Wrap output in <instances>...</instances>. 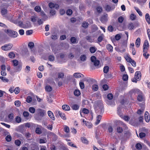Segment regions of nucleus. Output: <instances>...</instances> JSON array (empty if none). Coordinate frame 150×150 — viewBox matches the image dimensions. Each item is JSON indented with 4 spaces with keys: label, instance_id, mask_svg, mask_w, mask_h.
Wrapping results in <instances>:
<instances>
[{
    "label": "nucleus",
    "instance_id": "nucleus-1",
    "mask_svg": "<svg viewBox=\"0 0 150 150\" xmlns=\"http://www.w3.org/2000/svg\"><path fill=\"white\" fill-rule=\"evenodd\" d=\"M94 107L95 109L98 110V114H102L104 112L103 105L102 101L97 100L95 102Z\"/></svg>",
    "mask_w": 150,
    "mask_h": 150
},
{
    "label": "nucleus",
    "instance_id": "nucleus-2",
    "mask_svg": "<svg viewBox=\"0 0 150 150\" xmlns=\"http://www.w3.org/2000/svg\"><path fill=\"white\" fill-rule=\"evenodd\" d=\"M133 93H137L138 94L137 97V100L140 102L145 101V97L139 89H134L132 91Z\"/></svg>",
    "mask_w": 150,
    "mask_h": 150
},
{
    "label": "nucleus",
    "instance_id": "nucleus-3",
    "mask_svg": "<svg viewBox=\"0 0 150 150\" xmlns=\"http://www.w3.org/2000/svg\"><path fill=\"white\" fill-rule=\"evenodd\" d=\"M5 32L9 36L12 38H16L18 35L17 32L10 30L8 29L5 31Z\"/></svg>",
    "mask_w": 150,
    "mask_h": 150
},
{
    "label": "nucleus",
    "instance_id": "nucleus-4",
    "mask_svg": "<svg viewBox=\"0 0 150 150\" xmlns=\"http://www.w3.org/2000/svg\"><path fill=\"white\" fill-rule=\"evenodd\" d=\"M141 74L140 71H137L136 72L134 78L132 79V81L133 82H137V81H139L141 78Z\"/></svg>",
    "mask_w": 150,
    "mask_h": 150
},
{
    "label": "nucleus",
    "instance_id": "nucleus-5",
    "mask_svg": "<svg viewBox=\"0 0 150 150\" xmlns=\"http://www.w3.org/2000/svg\"><path fill=\"white\" fill-rule=\"evenodd\" d=\"M13 46L11 44H7L1 47V49L5 51H8L10 50Z\"/></svg>",
    "mask_w": 150,
    "mask_h": 150
},
{
    "label": "nucleus",
    "instance_id": "nucleus-6",
    "mask_svg": "<svg viewBox=\"0 0 150 150\" xmlns=\"http://www.w3.org/2000/svg\"><path fill=\"white\" fill-rule=\"evenodd\" d=\"M91 61L93 63L95 66H98L99 65L100 62L98 60L96 59V58L95 56H91Z\"/></svg>",
    "mask_w": 150,
    "mask_h": 150
},
{
    "label": "nucleus",
    "instance_id": "nucleus-7",
    "mask_svg": "<svg viewBox=\"0 0 150 150\" xmlns=\"http://www.w3.org/2000/svg\"><path fill=\"white\" fill-rule=\"evenodd\" d=\"M149 47V45L148 42L147 40H146L143 45V52H147Z\"/></svg>",
    "mask_w": 150,
    "mask_h": 150
},
{
    "label": "nucleus",
    "instance_id": "nucleus-8",
    "mask_svg": "<svg viewBox=\"0 0 150 150\" xmlns=\"http://www.w3.org/2000/svg\"><path fill=\"white\" fill-rule=\"evenodd\" d=\"M37 111L39 115L42 117H44L46 114V111L44 110L38 109L37 110Z\"/></svg>",
    "mask_w": 150,
    "mask_h": 150
},
{
    "label": "nucleus",
    "instance_id": "nucleus-9",
    "mask_svg": "<svg viewBox=\"0 0 150 150\" xmlns=\"http://www.w3.org/2000/svg\"><path fill=\"white\" fill-rule=\"evenodd\" d=\"M81 120L83 123V125H85L89 128H91L92 127L93 125L91 123L88 121H85L84 119H82Z\"/></svg>",
    "mask_w": 150,
    "mask_h": 150
},
{
    "label": "nucleus",
    "instance_id": "nucleus-10",
    "mask_svg": "<svg viewBox=\"0 0 150 150\" xmlns=\"http://www.w3.org/2000/svg\"><path fill=\"white\" fill-rule=\"evenodd\" d=\"M55 112L57 115H59L60 116L62 119L64 120L66 119V117L64 113H62L60 111L58 110H56Z\"/></svg>",
    "mask_w": 150,
    "mask_h": 150
},
{
    "label": "nucleus",
    "instance_id": "nucleus-11",
    "mask_svg": "<svg viewBox=\"0 0 150 150\" xmlns=\"http://www.w3.org/2000/svg\"><path fill=\"white\" fill-rule=\"evenodd\" d=\"M40 127H42L39 125H37L36 128L35 129V132L38 134H40L42 133V132L41 129Z\"/></svg>",
    "mask_w": 150,
    "mask_h": 150
},
{
    "label": "nucleus",
    "instance_id": "nucleus-12",
    "mask_svg": "<svg viewBox=\"0 0 150 150\" xmlns=\"http://www.w3.org/2000/svg\"><path fill=\"white\" fill-rule=\"evenodd\" d=\"M22 65L19 64L18 66L14 67L13 69L15 72H19L21 71L22 69Z\"/></svg>",
    "mask_w": 150,
    "mask_h": 150
},
{
    "label": "nucleus",
    "instance_id": "nucleus-13",
    "mask_svg": "<svg viewBox=\"0 0 150 150\" xmlns=\"http://www.w3.org/2000/svg\"><path fill=\"white\" fill-rule=\"evenodd\" d=\"M49 6L50 8H55L57 9L59 7V6L58 4H54L53 3H50L49 4Z\"/></svg>",
    "mask_w": 150,
    "mask_h": 150
},
{
    "label": "nucleus",
    "instance_id": "nucleus-14",
    "mask_svg": "<svg viewBox=\"0 0 150 150\" xmlns=\"http://www.w3.org/2000/svg\"><path fill=\"white\" fill-rule=\"evenodd\" d=\"M47 114L49 117L52 120H54L55 118L53 113L50 110H49L47 112Z\"/></svg>",
    "mask_w": 150,
    "mask_h": 150
},
{
    "label": "nucleus",
    "instance_id": "nucleus-15",
    "mask_svg": "<svg viewBox=\"0 0 150 150\" xmlns=\"http://www.w3.org/2000/svg\"><path fill=\"white\" fill-rule=\"evenodd\" d=\"M100 21L102 23H105L107 21V15L106 14L102 16L100 19Z\"/></svg>",
    "mask_w": 150,
    "mask_h": 150
},
{
    "label": "nucleus",
    "instance_id": "nucleus-16",
    "mask_svg": "<svg viewBox=\"0 0 150 150\" xmlns=\"http://www.w3.org/2000/svg\"><path fill=\"white\" fill-rule=\"evenodd\" d=\"M149 113L147 112L146 111L144 114L145 120L146 122H149L150 120V117L149 116Z\"/></svg>",
    "mask_w": 150,
    "mask_h": 150
},
{
    "label": "nucleus",
    "instance_id": "nucleus-17",
    "mask_svg": "<svg viewBox=\"0 0 150 150\" xmlns=\"http://www.w3.org/2000/svg\"><path fill=\"white\" fill-rule=\"evenodd\" d=\"M122 108V106H119L117 108V113L122 118L123 115L122 113L121 112V110Z\"/></svg>",
    "mask_w": 150,
    "mask_h": 150
},
{
    "label": "nucleus",
    "instance_id": "nucleus-18",
    "mask_svg": "<svg viewBox=\"0 0 150 150\" xmlns=\"http://www.w3.org/2000/svg\"><path fill=\"white\" fill-rule=\"evenodd\" d=\"M13 22L21 27H23V23L21 21H18L17 20H13Z\"/></svg>",
    "mask_w": 150,
    "mask_h": 150
},
{
    "label": "nucleus",
    "instance_id": "nucleus-19",
    "mask_svg": "<svg viewBox=\"0 0 150 150\" xmlns=\"http://www.w3.org/2000/svg\"><path fill=\"white\" fill-rule=\"evenodd\" d=\"M73 76L76 78H79L80 77H83L84 75L82 74L79 73H76L73 74Z\"/></svg>",
    "mask_w": 150,
    "mask_h": 150
},
{
    "label": "nucleus",
    "instance_id": "nucleus-20",
    "mask_svg": "<svg viewBox=\"0 0 150 150\" xmlns=\"http://www.w3.org/2000/svg\"><path fill=\"white\" fill-rule=\"evenodd\" d=\"M127 28L129 30L134 29V24L132 23H129L127 25Z\"/></svg>",
    "mask_w": 150,
    "mask_h": 150
},
{
    "label": "nucleus",
    "instance_id": "nucleus-21",
    "mask_svg": "<svg viewBox=\"0 0 150 150\" xmlns=\"http://www.w3.org/2000/svg\"><path fill=\"white\" fill-rule=\"evenodd\" d=\"M7 12V10L4 8H1V12L2 16L4 17H5L6 14Z\"/></svg>",
    "mask_w": 150,
    "mask_h": 150
},
{
    "label": "nucleus",
    "instance_id": "nucleus-22",
    "mask_svg": "<svg viewBox=\"0 0 150 150\" xmlns=\"http://www.w3.org/2000/svg\"><path fill=\"white\" fill-rule=\"evenodd\" d=\"M62 109L65 111H69L70 110V107L67 105H64L62 106Z\"/></svg>",
    "mask_w": 150,
    "mask_h": 150
},
{
    "label": "nucleus",
    "instance_id": "nucleus-23",
    "mask_svg": "<svg viewBox=\"0 0 150 150\" xmlns=\"http://www.w3.org/2000/svg\"><path fill=\"white\" fill-rule=\"evenodd\" d=\"M86 40L90 42H93L94 41V38L91 36H87L86 37Z\"/></svg>",
    "mask_w": 150,
    "mask_h": 150
},
{
    "label": "nucleus",
    "instance_id": "nucleus-24",
    "mask_svg": "<svg viewBox=\"0 0 150 150\" xmlns=\"http://www.w3.org/2000/svg\"><path fill=\"white\" fill-rule=\"evenodd\" d=\"M102 118V116L101 115H98L96 117V122L95 123L96 125H98L100 123Z\"/></svg>",
    "mask_w": 150,
    "mask_h": 150
},
{
    "label": "nucleus",
    "instance_id": "nucleus-25",
    "mask_svg": "<svg viewBox=\"0 0 150 150\" xmlns=\"http://www.w3.org/2000/svg\"><path fill=\"white\" fill-rule=\"evenodd\" d=\"M140 39L139 38H137L136 42L135 45L137 47H139L140 44Z\"/></svg>",
    "mask_w": 150,
    "mask_h": 150
},
{
    "label": "nucleus",
    "instance_id": "nucleus-26",
    "mask_svg": "<svg viewBox=\"0 0 150 150\" xmlns=\"http://www.w3.org/2000/svg\"><path fill=\"white\" fill-rule=\"evenodd\" d=\"M145 19L149 24H150V18L149 14L147 13L145 15Z\"/></svg>",
    "mask_w": 150,
    "mask_h": 150
},
{
    "label": "nucleus",
    "instance_id": "nucleus-27",
    "mask_svg": "<svg viewBox=\"0 0 150 150\" xmlns=\"http://www.w3.org/2000/svg\"><path fill=\"white\" fill-rule=\"evenodd\" d=\"M45 90L47 92H50L52 91V88L50 86L47 85L45 87Z\"/></svg>",
    "mask_w": 150,
    "mask_h": 150
},
{
    "label": "nucleus",
    "instance_id": "nucleus-28",
    "mask_svg": "<svg viewBox=\"0 0 150 150\" xmlns=\"http://www.w3.org/2000/svg\"><path fill=\"white\" fill-rule=\"evenodd\" d=\"M29 112L27 111H24L23 113V115L24 117L26 119H28V117L29 116Z\"/></svg>",
    "mask_w": 150,
    "mask_h": 150
},
{
    "label": "nucleus",
    "instance_id": "nucleus-29",
    "mask_svg": "<svg viewBox=\"0 0 150 150\" xmlns=\"http://www.w3.org/2000/svg\"><path fill=\"white\" fill-rule=\"evenodd\" d=\"M98 89V85L96 84H93L92 86V89L94 91H97Z\"/></svg>",
    "mask_w": 150,
    "mask_h": 150
},
{
    "label": "nucleus",
    "instance_id": "nucleus-30",
    "mask_svg": "<svg viewBox=\"0 0 150 150\" xmlns=\"http://www.w3.org/2000/svg\"><path fill=\"white\" fill-rule=\"evenodd\" d=\"M107 49L108 51L111 52L112 51L113 47L110 44H108L106 46Z\"/></svg>",
    "mask_w": 150,
    "mask_h": 150
},
{
    "label": "nucleus",
    "instance_id": "nucleus-31",
    "mask_svg": "<svg viewBox=\"0 0 150 150\" xmlns=\"http://www.w3.org/2000/svg\"><path fill=\"white\" fill-rule=\"evenodd\" d=\"M134 8L137 11V13L139 14V15L141 16H142V13L141 11L138 8L136 7H134Z\"/></svg>",
    "mask_w": 150,
    "mask_h": 150
},
{
    "label": "nucleus",
    "instance_id": "nucleus-32",
    "mask_svg": "<svg viewBox=\"0 0 150 150\" xmlns=\"http://www.w3.org/2000/svg\"><path fill=\"white\" fill-rule=\"evenodd\" d=\"M64 131L66 133H69L70 131L69 127L67 125H64Z\"/></svg>",
    "mask_w": 150,
    "mask_h": 150
},
{
    "label": "nucleus",
    "instance_id": "nucleus-33",
    "mask_svg": "<svg viewBox=\"0 0 150 150\" xmlns=\"http://www.w3.org/2000/svg\"><path fill=\"white\" fill-rule=\"evenodd\" d=\"M89 50L91 53H93L95 52L96 48L95 47H90Z\"/></svg>",
    "mask_w": 150,
    "mask_h": 150
},
{
    "label": "nucleus",
    "instance_id": "nucleus-34",
    "mask_svg": "<svg viewBox=\"0 0 150 150\" xmlns=\"http://www.w3.org/2000/svg\"><path fill=\"white\" fill-rule=\"evenodd\" d=\"M46 142L47 139L45 138H43L39 139V143L40 144L46 143Z\"/></svg>",
    "mask_w": 150,
    "mask_h": 150
},
{
    "label": "nucleus",
    "instance_id": "nucleus-35",
    "mask_svg": "<svg viewBox=\"0 0 150 150\" xmlns=\"http://www.w3.org/2000/svg\"><path fill=\"white\" fill-rule=\"evenodd\" d=\"M125 57L126 60L129 62L132 60L128 54H126Z\"/></svg>",
    "mask_w": 150,
    "mask_h": 150
},
{
    "label": "nucleus",
    "instance_id": "nucleus-36",
    "mask_svg": "<svg viewBox=\"0 0 150 150\" xmlns=\"http://www.w3.org/2000/svg\"><path fill=\"white\" fill-rule=\"evenodd\" d=\"M80 58L81 60L84 62L86 60V57L85 55H81L80 56Z\"/></svg>",
    "mask_w": 150,
    "mask_h": 150
},
{
    "label": "nucleus",
    "instance_id": "nucleus-37",
    "mask_svg": "<svg viewBox=\"0 0 150 150\" xmlns=\"http://www.w3.org/2000/svg\"><path fill=\"white\" fill-rule=\"evenodd\" d=\"M74 93V95L77 96H79L80 94V92L79 90H75Z\"/></svg>",
    "mask_w": 150,
    "mask_h": 150
},
{
    "label": "nucleus",
    "instance_id": "nucleus-38",
    "mask_svg": "<svg viewBox=\"0 0 150 150\" xmlns=\"http://www.w3.org/2000/svg\"><path fill=\"white\" fill-rule=\"evenodd\" d=\"M29 111L32 113H34L35 112V109L33 107H30L29 108Z\"/></svg>",
    "mask_w": 150,
    "mask_h": 150
},
{
    "label": "nucleus",
    "instance_id": "nucleus-39",
    "mask_svg": "<svg viewBox=\"0 0 150 150\" xmlns=\"http://www.w3.org/2000/svg\"><path fill=\"white\" fill-rule=\"evenodd\" d=\"M88 25V23L86 22H84L82 24V26L84 28H87Z\"/></svg>",
    "mask_w": 150,
    "mask_h": 150
},
{
    "label": "nucleus",
    "instance_id": "nucleus-40",
    "mask_svg": "<svg viewBox=\"0 0 150 150\" xmlns=\"http://www.w3.org/2000/svg\"><path fill=\"white\" fill-rule=\"evenodd\" d=\"M35 10L37 12H40L41 11V8L39 6H36L34 8Z\"/></svg>",
    "mask_w": 150,
    "mask_h": 150
},
{
    "label": "nucleus",
    "instance_id": "nucleus-41",
    "mask_svg": "<svg viewBox=\"0 0 150 150\" xmlns=\"http://www.w3.org/2000/svg\"><path fill=\"white\" fill-rule=\"evenodd\" d=\"M0 79L2 80L4 82H8L9 80L6 78L2 76H0Z\"/></svg>",
    "mask_w": 150,
    "mask_h": 150
},
{
    "label": "nucleus",
    "instance_id": "nucleus-42",
    "mask_svg": "<svg viewBox=\"0 0 150 150\" xmlns=\"http://www.w3.org/2000/svg\"><path fill=\"white\" fill-rule=\"evenodd\" d=\"M54 56L53 55H50L48 57V59L50 61H53L54 60Z\"/></svg>",
    "mask_w": 150,
    "mask_h": 150
},
{
    "label": "nucleus",
    "instance_id": "nucleus-43",
    "mask_svg": "<svg viewBox=\"0 0 150 150\" xmlns=\"http://www.w3.org/2000/svg\"><path fill=\"white\" fill-rule=\"evenodd\" d=\"M11 137L10 135H7L5 138L6 141L8 142H10L11 140Z\"/></svg>",
    "mask_w": 150,
    "mask_h": 150
},
{
    "label": "nucleus",
    "instance_id": "nucleus-44",
    "mask_svg": "<svg viewBox=\"0 0 150 150\" xmlns=\"http://www.w3.org/2000/svg\"><path fill=\"white\" fill-rule=\"evenodd\" d=\"M135 147L137 149L140 150L142 148V146L141 144L137 143L136 144Z\"/></svg>",
    "mask_w": 150,
    "mask_h": 150
},
{
    "label": "nucleus",
    "instance_id": "nucleus-45",
    "mask_svg": "<svg viewBox=\"0 0 150 150\" xmlns=\"http://www.w3.org/2000/svg\"><path fill=\"white\" fill-rule=\"evenodd\" d=\"M37 17L36 16H32L31 18V21L33 22H35L37 21Z\"/></svg>",
    "mask_w": 150,
    "mask_h": 150
},
{
    "label": "nucleus",
    "instance_id": "nucleus-46",
    "mask_svg": "<svg viewBox=\"0 0 150 150\" xmlns=\"http://www.w3.org/2000/svg\"><path fill=\"white\" fill-rule=\"evenodd\" d=\"M13 65L14 67L18 66L19 64H18V61L16 60H14L12 61Z\"/></svg>",
    "mask_w": 150,
    "mask_h": 150
},
{
    "label": "nucleus",
    "instance_id": "nucleus-47",
    "mask_svg": "<svg viewBox=\"0 0 150 150\" xmlns=\"http://www.w3.org/2000/svg\"><path fill=\"white\" fill-rule=\"evenodd\" d=\"M109 70V67L108 66H105L103 68V72L104 73H107L108 72Z\"/></svg>",
    "mask_w": 150,
    "mask_h": 150
},
{
    "label": "nucleus",
    "instance_id": "nucleus-48",
    "mask_svg": "<svg viewBox=\"0 0 150 150\" xmlns=\"http://www.w3.org/2000/svg\"><path fill=\"white\" fill-rule=\"evenodd\" d=\"M32 98L30 96H28L26 99V101L28 103H30L32 101Z\"/></svg>",
    "mask_w": 150,
    "mask_h": 150
},
{
    "label": "nucleus",
    "instance_id": "nucleus-49",
    "mask_svg": "<svg viewBox=\"0 0 150 150\" xmlns=\"http://www.w3.org/2000/svg\"><path fill=\"white\" fill-rule=\"evenodd\" d=\"M130 18L132 21H134L136 19V16L134 14H131L130 16Z\"/></svg>",
    "mask_w": 150,
    "mask_h": 150
},
{
    "label": "nucleus",
    "instance_id": "nucleus-50",
    "mask_svg": "<svg viewBox=\"0 0 150 150\" xmlns=\"http://www.w3.org/2000/svg\"><path fill=\"white\" fill-rule=\"evenodd\" d=\"M72 108L73 110H76L79 109V106L77 105L74 104L72 105Z\"/></svg>",
    "mask_w": 150,
    "mask_h": 150
},
{
    "label": "nucleus",
    "instance_id": "nucleus-51",
    "mask_svg": "<svg viewBox=\"0 0 150 150\" xmlns=\"http://www.w3.org/2000/svg\"><path fill=\"white\" fill-rule=\"evenodd\" d=\"M28 46L31 49H32L34 46V44L33 42H30L28 44Z\"/></svg>",
    "mask_w": 150,
    "mask_h": 150
},
{
    "label": "nucleus",
    "instance_id": "nucleus-52",
    "mask_svg": "<svg viewBox=\"0 0 150 150\" xmlns=\"http://www.w3.org/2000/svg\"><path fill=\"white\" fill-rule=\"evenodd\" d=\"M15 120L16 122L17 123H20L21 121V118L19 116H17L15 118Z\"/></svg>",
    "mask_w": 150,
    "mask_h": 150
},
{
    "label": "nucleus",
    "instance_id": "nucleus-53",
    "mask_svg": "<svg viewBox=\"0 0 150 150\" xmlns=\"http://www.w3.org/2000/svg\"><path fill=\"white\" fill-rule=\"evenodd\" d=\"M115 38L116 40H119L121 38V36L119 34H117L115 36Z\"/></svg>",
    "mask_w": 150,
    "mask_h": 150
},
{
    "label": "nucleus",
    "instance_id": "nucleus-54",
    "mask_svg": "<svg viewBox=\"0 0 150 150\" xmlns=\"http://www.w3.org/2000/svg\"><path fill=\"white\" fill-rule=\"evenodd\" d=\"M104 36L103 35H101L100 36L98 37V40L99 42H100L103 40Z\"/></svg>",
    "mask_w": 150,
    "mask_h": 150
},
{
    "label": "nucleus",
    "instance_id": "nucleus-55",
    "mask_svg": "<svg viewBox=\"0 0 150 150\" xmlns=\"http://www.w3.org/2000/svg\"><path fill=\"white\" fill-rule=\"evenodd\" d=\"M64 76V74L63 73L60 72H59L58 74V77L62 79L63 78Z\"/></svg>",
    "mask_w": 150,
    "mask_h": 150
},
{
    "label": "nucleus",
    "instance_id": "nucleus-56",
    "mask_svg": "<svg viewBox=\"0 0 150 150\" xmlns=\"http://www.w3.org/2000/svg\"><path fill=\"white\" fill-rule=\"evenodd\" d=\"M128 76L127 74H124L123 75L122 79L124 81H127L128 79Z\"/></svg>",
    "mask_w": 150,
    "mask_h": 150
},
{
    "label": "nucleus",
    "instance_id": "nucleus-57",
    "mask_svg": "<svg viewBox=\"0 0 150 150\" xmlns=\"http://www.w3.org/2000/svg\"><path fill=\"white\" fill-rule=\"evenodd\" d=\"M14 104L17 107H19L21 105V102L19 100H16Z\"/></svg>",
    "mask_w": 150,
    "mask_h": 150
},
{
    "label": "nucleus",
    "instance_id": "nucleus-58",
    "mask_svg": "<svg viewBox=\"0 0 150 150\" xmlns=\"http://www.w3.org/2000/svg\"><path fill=\"white\" fill-rule=\"evenodd\" d=\"M21 142L18 139L16 140L15 141V144L18 146H19L21 144Z\"/></svg>",
    "mask_w": 150,
    "mask_h": 150
},
{
    "label": "nucleus",
    "instance_id": "nucleus-59",
    "mask_svg": "<svg viewBox=\"0 0 150 150\" xmlns=\"http://www.w3.org/2000/svg\"><path fill=\"white\" fill-rule=\"evenodd\" d=\"M82 142L83 143L87 144L88 143L87 140L85 137H83L81 138Z\"/></svg>",
    "mask_w": 150,
    "mask_h": 150
},
{
    "label": "nucleus",
    "instance_id": "nucleus-60",
    "mask_svg": "<svg viewBox=\"0 0 150 150\" xmlns=\"http://www.w3.org/2000/svg\"><path fill=\"white\" fill-rule=\"evenodd\" d=\"M124 20V18L122 16L119 17L118 19V22L120 23H122Z\"/></svg>",
    "mask_w": 150,
    "mask_h": 150
},
{
    "label": "nucleus",
    "instance_id": "nucleus-61",
    "mask_svg": "<svg viewBox=\"0 0 150 150\" xmlns=\"http://www.w3.org/2000/svg\"><path fill=\"white\" fill-rule=\"evenodd\" d=\"M20 88L18 87H16L14 90L15 93L16 94H18L20 92Z\"/></svg>",
    "mask_w": 150,
    "mask_h": 150
},
{
    "label": "nucleus",
    "instance_id": "nucleus-62",
    "mask_svg": "<svg viewBox=\"0 0 150 150\" xmlns=\"http://www.w3.org/2000/svg\"><path fill=\"white\" fill-rule=\"evenodd\" d=\"M117 132L119 133H121L122 132V128L121 127H118L117 129Z\"/></svg>",
    "mask_w": 150,
    "mask_h": 150
},
{
    "label": "nucleus",
    "instance_id": "nucleus-63",
    "mask_svg": "<svg viewBox=\"0 0 150 150\" xmlns=\"http://www.w3.org/2000/svg\"><path fill=\"white\" fill-rule=\"evenodd\" d=\"M70 41L72 43L74 44L76 42V39L74 37H72L70 39Z\"/></svg>",
    "mask_w": 150,
    "mask_h": 150
},
{
    "label": "nucleus",
    "instance_id": "nucleus-64",
    "mask_svg": "<svg viewBox=\"0 0 150 150\" xmlns=\"http://www.w3.org/2000/svg\"><path fill=\"white\" fill-rule=\"evenodd\" d=\"M113 97V95L112 93H109L107 95V98L108 99L110 100L112 99Z\"/></svg>",
    "mask_w": 150,
    "mask_h": 150
}]
</instances>
